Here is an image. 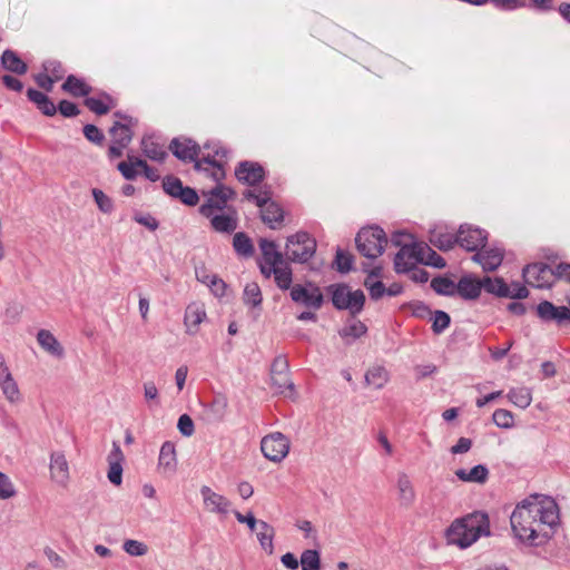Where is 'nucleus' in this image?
I'll use <instances>...</instances> for the list:
<instances>
[{
    "label": "nucleus",
    "mask_w": 570,
    "mask_h": 570,
    "mask_svg": "<svg viewBox=\"0 0 570 570\" xmlns=\"http://www.w3.org/2000/svg\"><path fill=\"white\" fill-rule=\"evenodd\" d=\"M510 523L520 541L541 544L552 537L559 524L558 504L551 497L532 494L515 507Z\"/></svg>",
    "instance_id": "nucleus-1"
},
{
    "label": "nucleus",
    "mask_w": 570,
    "mask_h": 570,
    "mask_svg": "<svg viewBox=\"0 0 570 570\" xmlns=\"http://www.w3.org/2000/svg\"><path fill=\"white\" fill-rule=\"evenodd\" d=\"M482 534H489V519L485 513L475 512L454 521L446 531L448 542L468 548Z\"/></svg>",
    "instance_id": "nucleus-2"
},
{
    "label": "nucleus",
    "mask_w": 570,
    "mask_h": 570,
    "mask_svg": "<svg viewBox=\"0 0 570 570\" xmlns=\"http://www.w3.org/2000/svg\"><path fill=\"white\" fill-rule=\"evenodd\" d=\"M422 263L435 268H444L446 266L445 259L433 250L428 244H416V249H409L405 247L401 253H397L394 258V269L396 273H409V271L416 264Z\"/></svg>",
    "instance_id": "nucleus-3"
},
{
    "label": "nucleus",
    "mask_w": 570,
    "mask_h": 570,
    "mask_svg": "<svg viewBox=\"0 0 570 570\" xmlns=\"http://www.w3.org/2000/svg\"><path fill=\"white\" fill-rule=\"evenodd\" d=\"M356 248L364 257L375 259L384 252L387 238L380 227L362 228L355 237Z\"/></svg>",
    "instance_id": "nucleus-4"
},
{
    "label": "nucleus",
    "mask_w": 570,
    "mask_h": 570,
    "mask_svg": "<svg viewBox=\"0 0 570 570\" xmlns=\"http://www.w3.org/2000/svg\"><path fill=\"white\" fill-rule=\"evenodd\" d=\"M332 303L337 309H347L352 316L362 312L365 295L361 289L352 292L346 284H333L327 287Z\"/></svg>",
    "instance_id": "nucleus-5"
},
{
    "label": "nucleus",
    "mask_w": 570,
    "mask_h": 570,
    "mask_svg": "<svg viewBox=\"0 0 570 570\" xmlns=\"http://www.w3.org/2000/svg\"><path fill=\"white\" fill-rule=\"evenodd\" d=\"M316 250V240L306 232L287 237L285 254L291 262L305 263Z\"/></svg>",
    "instance_id": "nucleus-6"
},
{
    "label": "nucleus",
    "mask_w": 570,
    "mask_h": 570,
    "mask_svg": "<svg viewBox=\"0 0 570 570\" xmlns=\"http://www.w3.org/2000/svg\"><path fill=\"white\" fill-rule=\"evenodd\" d=\"M524 282L537 288L551 287L554 279V268L543 263L528 264L522 269Z\"/></svg>",
    "instance_id": "nucleus-7"
},
{
    "label": "nucleus",
    "mask_w": 570,
    "mask_h": 570,
    "mask_svg": "<svg viewBox=\"0 0 570 570\" xmlns=\"http://www.w3.org/2000/svg\"><path fill=\"white\" fill-rule=\"evenodd\" d=\"M289 295L293 302L302 304L314 311L320 309L324 303V296L320 287L312 283H307L306 285L296 284L292 286Z\"/></svg>",
    "instance_id": "nucleus-8"
},
{
    "label": "nucleus",
    "mask_w": 570,
    "mask_h": 570,
    "mask_svg": "<svg viewBox=\"0 0 570 570\" xmlns=\"http://www.w3.org/2000/svg\"><path fill=\"white\" fill-rule=\"evenodd\" d=\"M261 450L273 462H281L289 451V440L281 432H274L262 439Z\"/></svg>",
    "instance_id": "nucleus-9"
},
{
    "label": "nucleus",
    "mask_w": 570,
    "mask_h": 570,
    "mask_svg": "<svg viewBox=\"0 0 570 570\" xmlns=\"http://www.w3.org/2000/svg\"><path fill=\"white\" fill-rule=\"evenodd\" d=\"M459 245L469 252L483 248L487 243V233L478 227L461 225L458 230Z\"/></svg>",
    "instance_id": "nucleus-10"
},
{
    "label": "nucleus",
    "mask_w": 570,
    "mask_h": 570,
    "mask_svg": "<svg viewBox=\"0 0 570 570\" xmlns=\"http://www.w3.org/2000/svg\"><path fill=\"white\" fill-rule=\"evenodd\" d=\"M236 178L248 186H256L265 178V170L258 163L240 161L235 169Z\"/></svg>",
    "instance_id": "nucleus-11"
},
{
    "label": "nucleus",
    "mask_w": 570,
    "mask_h": 570,
    "mask_svg": "<svg viewBox=\"0 0 570 570\" xmlns=\"http://www.w3.org/2000/svg\"><path fill=\"white\" fill-rule=\"evenodd\" d=\"M50 478L51 480L60 487H66L69 479V463L63 452L56 451L50 455Z\"/></svg>",
    "instance_id": "nucleus-12"
},
{
    "label": "nucleus",
    "mask_w": 570,
    "mask_h": 570,
    "mask_svg": "<svg viewBox=\"0 0 570 570\" xmlns=\"http://www.w3.org/2000/svg\"><path fill=\"white\" fill-rule=\"evenodd\" d=\"M169 150L183 161H195L200 153V147L188 138H174L169 144Z\"/></svg>",
    "instance_id": "nucleus-13"
},
{
    "label": "nucleus",
    "mask_w": 570,
    "mask_h": 570,
    "mask_svg": "<svg viewBox=\"0 0 570 570\" xmlns=\"http://www.w3.org/2000/svg\"><path fill=\"white\" fill-rule=\"evenodd\" d=\"M205 508L212 513L226 514L232 505L230 501L222 494L214 492L209 487L200 489Z\"/></svg>",
    "instance_id": "nucleus-14"
},
{
    "label": "nucleus",
    "mask_w": 570,
    "mask_h": 570,
    "mask_svg": "<svg viewBox=\"0 0 570 570\" xmlns=\"http://www.w3.org/2000/svg\"><path fill=\"white\" fill-rule=\"evenodd\" d=\"M538 316L543 321H556L562 324L570 321V308L567 306H554L549 301H543L537 306Z\"/></svg>",
    "instance_id": "nucleus-15"
},
{
    "label": "nucleus",
    "mask_w": 570,
    "mask_h": 570,
    "mask_svg": "<svg viewBox=\"0 0 570 570\" xmlns=\"http://www.w3.org/2000/svg\"><path fill=\"white\" fill-rule=\"evenodd\" d=\"M473 262L480 264L485 272L495 271L502 263L503 254L498 248H489L478 250L473 257Z\"/></svg>",
    "instance_id": "nucleus-16"
},
{
    "label": "nucleus",
    "mask_w": 570,
    "mask_h": 570,
    "mask_svg": "<svg viewBox=\"0 0 570 570\" xmlns=\"http://www.w3.org/2000/svg\"><path fill=\"white\" fill-rule=\"evenodd\" d=\"M482 289V279H478L471 275L462 276L456 284V294L464 299L478 298Z\"/></svg>",
    "instance_id": "nucleus-17"
},
{
    "label": "nucleus",
    "mask_w": 570,
    "mask_h": 570,
    "mask_svg": "<svg viewBox=\"0 0 570 570\" xmlns=\"http://www.w3.org/2000/svg\"><path fill=\"white\" fill-rule=\"evenodd\" d=\"M206 312L205 307L200 303H191L187 306L184 317V323L187 327L188 334H196L198 326L205 320Z\"/></svg>",
    "instance_id": "nucleus-18"
},
{
    "label": "nucleus",
    "mask_w": 570,
    "mask_h": 570,
    "mask_svg": "<svg viewBox=\"0 0 570 570\" xmlns=\"http://www.w3.org/2000/svg\"><path fill=\"white\" fill-rule=\"evenodd\" d=\"M1 67L14 75L22 76L28 71V65L11 49H6L0 57Z\"/></svg>",
    "instance_id": "nucleus-19"
},
{
    "label": "nucleus",
    "mask_w": 570,
    "mask_h": 570,
    "mask_svg": "<svg viewBox=\"0 0 570 570\" xmlns=\"http://www.w3.org/2000/svg\"><path fill=\"white\" fill-rule=\"evenodd\" d=\"M37 341L42 350L52 356L62 358L65 350L53 334L48 330H40L37 334Z\"/></svg>",
    "instance_id": "nucleus-20"
},
{
    "label": "nucleus",
    "mask_w": 570,
    "mask_h": 570,
    "mask_svg": "<svg viewBox=\"0 0 570 570\" xmlns=\"http://www.w3.org/2000/svg\"><path fill=\"white\" fill-rule=\"evenodd\" d=\"M396 487L399 491L400 504L405 508L411 507L415 501V491L406 473H399Z\"/></svg>",
    "instance_id": "nucleus-21"
},
{
    "label": "nucleus",
    "mask_w": 570,
    "mask_h": 570,
    "mask_svg": "<svg viewBox=\"0 0 570 570\" xmlns=\"http://www.w3.org/2000/svg\"><path fill=\"white\" fill-rule=\"evenodd\" d=\"M261 208V218L262 220L268 225L271 228H277V225H281L284 219V210L282 207L273 202L271 198L264 207Z\"/></svg>",
    "instance_id": "nucleus-22"
},
{
    "label": "nucleus",
    "mask_w": 570,
    "mask_h": 570,
    "mask_svg": "<svg viewBox=\"0 0 570 570\" xmlns=\"http://www.w3.org/2000/svg\"><path fill=\"white\" fill-rule=\"evenodd\" d=\"M204 195L207 197V199L199 207V213L204 217H210L215 214V212H222L227 207L224 198H220V195L216 191L215 188L204 193Z\"/></svg>",
    "instance_id": "nucleus-23"
},
{
    "label": "nucleus",
    "mask_w": 570,
    "mask_h": 570,
    "mask_svg": "<svg viewBox=\"0 0 570 570\" xmlns=\"http://www.w3.org/2000/svg\"><path fill=\"white\" fill-rule=\"evenodd\" d=\"M210 218L212 227L218 233L230 234L237 228V215L233 210L232 214H214Z\"/></svg>",
    "instance_id": "nucleus-24"
},
{
    "label": "nucleus",
    "mask_w": 570,
    "mask_h": 570,
    "mask_svg": "<svg viewBox=\"0 0 570 570\" xmlns=\"http://www.w3.org/2000/svg\"><path fill=\"white\" fill-rule=\"evenodd\" d=\"M455 475L463 482H472L483 484L489 478V470L483 464L473 466L470 471L459 469L455 471Z\"/></svg>",
    "instance_id": "nucleus-25"
},
{
    "label": "nucleus",
    "mask_w": 570,
    "mask_h": 570,
    "mask_svg": "<svg viewBox=\"0 0 570 570\" xmlns=\"http://www.w3.org/2000/svg\"><path fill=\"white\" fill-rule=\"evenodd\" d=\"M259 248L265 264L274 266L285 262L283 254L277 250L275 242L262 238L259 240Z\"/></svg>",
    "instance_id": "nucleus-26"
},
{
    "label": "nucleus",
    "mask_w": 570,
    "mask_h": 570,
    "mask_svg": "<svg viewBox=\"0 0 570 570\" xmlns=\"http://www.w3.org/2000/svg\"><path fill=\"white\" fill-rule=\"evenodd\" d=\"M61 89L75 97H87L92 90L89 85L73 75L67 77Z\"/></svg>",
    "instance_id": "nucleus-27"
},
{
    "label": "nucleus",
    "mask_w": 570,
    "mask_h": 570,
    "mask_svg": "<svg viewBox=\"0 0 570 570\" xmlns=\"http://www.w3.org/2000/svg\"><path fill=\"white\" fill-rule=\"evenodd\" d=\"M256 537L259 541V544L264 551L268 554H272L274 551L273 539L275 535L274 528L268 524L266 521H261L259 525L256 528Z\"/></svg>",
    "instance_id": "nucleus-28"
},
{
    "label": "nucleus",
    "mask_w": 570,
    "mask_h": 570,
    "mask_svg": "<svg viewBox=\"0 0 570 570\" xmlns=\"http://www.w3.org/2000/svg\"><path fill=\"white\" fill-rule=\"evenodd\" d=\"M177 459L175 445L171 442H165L159 452V466L167 472L176 470Z\"/></svg>",
    "instance_id": "nucleus-29"
},
{
    "label": "nucleus",
    "mask_w": 570,
    "mask_h": 570,
    "mask_svg": "<svg viewBox=\"0 0 570 570\" xmlns=\"http://www.w3.org/2000/svg\"><path fill=\"white\" fill-rule=\"evenodd\" d=\"M85 106L97 115H106L115 106L114 99L104 94L102 98L87 97L85 99Z\"/></svg>",
    "instance_id": "nucleus-30"
},
{
    "label": "nucleus",
    "mask_w": 570,
    "mask_h": 570,
    "mask_svg": "<svg viewBox=\"0 0 570 570\" xmlns=\"http://www.w3.org/2000/svg\"><path fill=\"white\" fill-rule=\"evenodd\" d=\"M483 289L498 297L510 295V286L501 277L491 278L485 276L482 278Z\"/></svg>",
    "instance_id": "nucleus-31"
},
{
    "label": "nucleus",
    "mask_w": 570,
    "mask_h": 570,
    "mask_svg": "<svg viewBox=\"0 0 570 570\" xmlns=\"http://www.w3.org/2000/svg\"><path fill=\"white\" fill-rule=\"evenodd\" d=\"M390 380L389 372L385 367L376 365L367 370L365 373V382L375 389H382Z\"/></svg>",
    "instance_id": "nucleus-32"
},
{
    "label": "nucleus",
    "mask_w": 570,
    "mask_h": 570,
    "mask_svg": "<svg viewBox=\"0 0 570 570\" xmlns=\"http://www.w3.org/2000/svg\"><path fill=\"white\" fill-rule=\"evenodd\" d=\"M233 247L237 255L245 258L252 257L255 252L252 239L243 232L236 233L234 235Z\"/></svg>",
    "instance_id": "nucleus-33"
},
{
    "label": "nucleus",
    "mask_w": 570,
    "mask_h": 570,
    "mask_svg": "<svg viewBox=\"0 0 570 570\" xmlns=\"http://www.w3.org/2000/svg\"><path fill=\"white\" fill-rule=\"evenodd\" d=\"M430 243L440 250L448 252L452 249L455 244L459 245L458 233L455 235L450 233H432Z\"/></svg>",
    "instance_id": "nucleus-34"
},
{
    "label": "nucleus",
    "mask_w": 570,
    "mask_h": 570,
    "mask_svg": "<svg viewBox=\"0 0 570 570\" xmlns=\"http://www.w3.org/2000/svg\"><path fill=\"white\" fill-rule=\"evenodd\" d=\"M110 135L112 136V142L127 147L131 139L132 132L127 125L116 121L110 128Z\"/></svg>",
    "instance_id": "nucleus-35"
},
{
    "label": "nucleus",
    "mask_w": 570,
    "mask_h": 570,
    "mask_svg": "<svg viewBox=\"0 0 570 570\" xmlns=\"http://www.w3.org/2000/svg\"><path fill=\"white\" fill-rule=\"evenodd\" d=\"M141 149L145 156L151 160L164 161L167 157V151L164 147L149 138L142 139Z\"/></svg>",
    "instance_id": "nucleus-36"
},
{
    "label": "nucleus",
    "mask_w": 570,
    "mask_h": 570,
    "mask_svg": "<svg viewBox=\"0 0 570 570\" xmlns=\"http://www.w3.org/2000/svg\"><path fill=\"white\" fill-rule=\"evenodd\" d=\"M508 399L518 407L527 409L532 401L531 391L528 387L511 389Z\"/></svg>",
    "instance_id": "nucleus-37"
},
{
    "label": "nucleus",
    "mask_w": 570,
    "mask_h": 570,
    "mask_svg": "<svg viewBox=\"0 0 570 570\" xmlns=\"http://www.w3.org/2000/svg\"><path fill=\"white\" fill-rule=\"evenodd\" d=\"M243 301L246 305L252 307H258L262 304V291L256 282H250L245 285Z\"/></svg>",
    "instance_id": "nucleus-38"
},
{
    "label": "nucleus",
    "mask_w": 570,
    "mask_h": 570,
    "mask_svg": "<svg viewBox=\"0 0 570 570\" xmlns=\"http://www.w3.org/2000/svg\"><path fill=\"white\" fill-rule=\"evenodd\" d=\"M431 287L440 295H456V284L448 277L436 276L431 281Z\"/></svg>",
    "instance_id": "nucleus-39"
},
{
    "label": "nucleus",
    "mask_w": 570,
    "mask_h": 570,
    "mask_svg": "<svg viewBox=\"0 0 570 570\" xmlns=\"http://www.w3.org/2000/svg\"><path fill=\"white\" fill-rule=\"evenodd\" d=\"M299 562L302 570H321V556L317 550L307 549L303 551Z\"/></svg>",
    "instance_id": "nucleus-40"
},
{
    "label": "nucleus",
    "mask_w": 570,
    "mask_h": 570,
    "mask_svg": "<svg viewBox=\"0 0 570 570\" xmlns=\"http://www.w3.org/2000/svg\"><path fill=\"white\" fill-rule=\"evenodd\" d=\"M292 269L286 262L277 265V269L274 276L275 283L281 289H291L292 286Z\"/></svg>",
    "instance_id": "nucleus-41"
},
{
    "label": "nucleus",
    "mask_w": 570,
    "mask_h": 570,
    "mask_svg": "<svg viewBox=\"0 0 570 570\" xmlns=\"http://www.w3.org/2000/svg\"><path fill=\"white\" fill-rule=\"evenodd\" d=\"M271 380L277 393L285 394L286 391L291 393L294 391V383L291 381L289 372L272 374Z\"/></svg>",
    "instance_id": "nucleus-42"
},
{
    "label": "nucleus",
    "mask_w": 570,
    "mask_h": 570,
    "mask_svg": "<svg viewBox=\"0 0 570 570\" xmlns=\"http://www.w3.org/2000/svg\"><path fill=\"white\" fill-rule=\"evenodd\" d=\"M353 261L354 257L351 253L337 248L334 265L340 273H348L352 271Z\"/></svg>",
    "instance_id": "nucleus-43"
},
{
    "label": "nucleus",
    "mask_w": 570,
    "mask_h": 570,
    "mask_svg": "<svg viewBox=\"0 0 570 570\" xmlns=\"http://www.w3.org/2000/svg\"><path fill=\"white\" fill-rule=\"evenodd\" d=\"M0 385L7 400L11 403L16 402L20 397L19 387L12 376L0 380Z\"/></svg>",
    "instance_id": "nucleus-44"
},
{
    "label": "nucleus",
    "mask_w": 570,
    "mask_h": 570,
    "mask_svg": "<svg viewBox=\"0 0 570 570\" xmlns=\"http://www.w3.org/2000/svg\"><path fill=\"white\" fill-rule=\"evenodd\" d=\"M92 197L98 208L105 213L110 214L114 210V203L109 196H107L101 189L94 188Z\"/></svg>",
    "instance_id": "nucleus-45"
},
{
    "label": "nucleus",
    "mask_w": 570,
    "mask_h": 570,
    "mask_svg": "<svg viewBox=\"0 0 570 570\" xmlns=\"http://www.w3.org/2000/svg\"><path fill=\"white\" fill-rule=\"evenodd\" d=\"M391 242L393 245L399 246L400 250L397 253H401L405 247L409 249H416V244L413 240V236L411 234H406L403 232H396L392 235Z\"/></svg>",
    "instance_id": "nucleus-46"
},
{
    "label": "nucleus",
    "mask_w": 570,
    "mask_h": 570,
    "mask_svg": "<svg viewBox=\"0 0 570 570\" xmlns=\"http://www.w3.org/2000/svg\"><path fill=\"white\" fill-rule=\"evenodd\" d=\"M492 419L494 424L501 429H510L513 426V414L508 410H495Z\"/></svg>",
    "instance_id": "nucleus-47"
},
{
    "label": "nucleus",
    "mask_w": 570,
    "mask_h": 570,
    "mask_svg": "<svg viewBox=\"0 0 570 570\" xmlns=\"http://www.w3.org/2000/svg\"><path fill=\"white\" fill-rule=\"evenodd\" d=\"M269 189L265 187L258 193L247 189L244 191L243 196L245 199L254 202L258 207H264V205H266L269 200Z\"/></svg>",
    "instance_id": "nucleus-48"
},
{
    "label": "nucleus",
    "mask_w": 570,
    "mask_h": 570,
    "mask_svg": "<svg viewBox=\"0 0 570 570\" xmlns=\"http://www.w3.org/2000/svg\"><path fill=\"white\" fill-rule=\"evenodd\" d=\"M183 183L179 178L177 177H174V176H167L164 178L163 180V188L164 190L173 196V197H178L180 191H183Z\"/></svg>",
    "instance_id": "nucleus-49"
},
{
    "label": "nucleus",
    "mask_w": 570,
    "mask_h": 570,
    "mask_svg": "<svg viewBox=\"0 0 570 570\" xmlns=\"http://www.w3.org/2000/svg\"><path fill=\"white\" fill-rule=\"evenodd\" d=\"M366 331H367V328L362 322L354 321L352 324H350V325L345 326L343 330H341L340 335L342 337L351 336L353 338H358L362 335H364L366 333Z\"/></svg>",
    "instance_id": "nucleus-50"
},
{
    "label": "nucleus",
    "mask_w": 570,
    "mask_h": 570,
    "mask_svg": "<svg viewBox=\"0 0 570 570\" xmlns=\"http://www.w3.org/2000/svg\"><path fill=\"white\" fill-rule=\"evenodd\" d=\"M16 493V488L9 476L0 472V500L11 499Z\"/></svg>",
    "instance_id": "nucleus-51"
},
{
    "label": "nucleus",
    "mask_w": 570,
    "mask_h": 570,
    "mask_svg": "<svg viewBox=\"0 0 570 570\" xmlns=\"http://www.w3.org/2000/svg\"><path fill=\"white\" fill-rule=\"evenodd\" d=\"M451 318L448 313L443 311H435L433 317L432 330L435 334H441L449 327Z\"/></svg>",
    "instance_id": "nucleus-52"
},
{
    "label": "nucleus",
    "mask_w": 570,
    "mask_h": 570,
    "mask_svg": "<svg viewBox=\"0 0 570 570\" xmlns=\"http://www.w3.org/2000/svg\"><path fill=\"white\" fill-rule=\"evenodd\" d=\"M364 285L368 289L372 299L377 301L386 295V287L381 281L371 282V278H365Z\"/></svg>",
    "instance_id": "nucleus-53"
},
{
    "label": "nucleus",
    "mask_w": 570,
    "mask_h": 570,
    "mask_svg": "<svg viewBox=\"0 0 570 570\" xmlns=\"http://www.w3.org/2000/svg\"><path fill=\"white\" fill-rule=\"evenodd\" d=\"M124 550L134 557H141L147 553V546L137 540H126L122 546Z\"/></svg>",
    "instance_id": "nucleus-54"
},
{
    "label": "nucleus",
    "mask_w": 570,
    "mask_h": 570,
    "mask_svg": "<svg viewBox=\"0 0 570 570\" xmlns=\"http://www.w3.org/2000/svg\"><path fill=\"white\" fill-rule=\"evenodd\" d=\"M228 406L227 399L223 395L215 397L210 404V411L218 421L223 420Z\"/></svg>",
    "instance_id": "nucleus-55"
},
{
    "label": "nucleus",
    "mask_w": 570,
    "mask_h": 570,
    "mask_svg": "<svg viewBox=\"0 0 570 570\" xmlns=\"http://www.w3.org/2000/svg\"><path fill=\"white\" fill-rule=\"evenodd\" d=\"M83 135L89 141L96 145H101L105 140L102 131L97 126L91 124L83 127Z\"/></svg>",
    "instance_id": "nucleus-56"
},
{
    "label": "nucleus",
    "mask_w": 570,
    "mask_h": 570,
    "mask_svg": "<svg viewBox=\"0 0 570 570\" xmlns=\"http://www.w3.org/2000/svg\"><path fill=\"white\" fill-rule=\"evenodd\" d=\"M45 71L55 79V81L60 80L65 75V69L60 61L57 60H48L43 63Z\"/></svg>",
    "instance_id": "nucleus-57"
},
{
    "label": "nucleus",
    "mask_w": 570,
    "mask_h": 570,
    "mask_svg": "<svg viewBox=\"0 0 570 570\" xmlns=\"http://www.w3.org/2000/svg\"><path fill=\"white\" fill-rule=\"evenodd\" d=\"M177 428L184 436H191L195 432L194 422L187 414L179 416Z\"/></svg>",
    "instance_id": "nucleus-58"
},
{
    "label": "nucleus",
    "mask_w": 570,
    "mask_h": 570,
    "mask_svg": "<svg viewBox=\"0 0 570 570\" xmlns=\"http://www.w3.org/2000/svg\"><path fill=\"white\" fill-rule=\"evenodd\" d=\"M58 110L63 117H76L80 114L78 106L69 100H61Z\"/></svg>",
    "instance_id": "nucleus-59"
},
{
    "label": "nucleus",
    "mask_w": 570,
    "mask_h": 570,
    "mask_svg": "<svg viewBox=\"0 0 570 570\" xmlns=\"http://www.w3.org/2000/svg\"><path fill=\"white\" fill-rule=\"evenodd\" d=\"M177 198L188 206H195L199 200L196 190L190 187H183V191H180Z\"/></svg>",
    "instance_id": "nucleus-60"
},
{
    "label": "nucleus",
    "mask_w": 570,
    "mask_h": 570,
    "mask_svg": "<svg viewBox=\"0 0 570 570\" xmlns=\"http://www.w3.org/2000/svg\"><path fill=\"white\" fill-rule=\"evenodd\" d=\"M108 480L115 484L120 485L122 482V465L115 462L109 464Z\"/></svg>",
    "instance_id": "nucleus-61"
},
{
    "label": "nucleus",
    "mask_w": 570,
    "mask_h": 570,
    "mask_svg": "<svg viewBox=\"0 0 570 570\" xmlns=\"http://www.w3.org/2000/svg\"><path fill=\"white\" fill-rule=\"evenodd\" d=\"M287 372H289L287 358L284 355L276 356L272 363L271 375Z\"/></svg>",
    "instance_id": "nucleus-62"
},
{
    "label": "nucleus",
    "mask_w": 570,
    "mask_h": 570,
    "mask_svg": "<svg viewBox=\"0 0 570 570\" xmlns=\"http://www.w3.org/2000/svg\"><path fill=\"white\" fill-rule=\"evenodd\" d=\"M209 286L213 294L217 297H222L225 294L226 284L225 282L216 276H210V283L207 285Z\"/></svg>",
    "instance_id": "nucleus-63"
},
{
    "label": "nucleus",
    "mask_w": 570,
    "mask_h": 570,
    "mask_svg": "<svg viewBox=\"0 0 570 570\" xmlns=\"http://www.w3.org/2000/svg\"><path fill=\"white\" fill-rule=\"evenodd\" d=\"M117 169L121 173L124 178L127 180H134L138 175L137 170L135 169L134 165L130 161L129 163L120 161L117 165Z\"/></svg>",
    "instance_id": "nucleus-64"
}]
</instances>
